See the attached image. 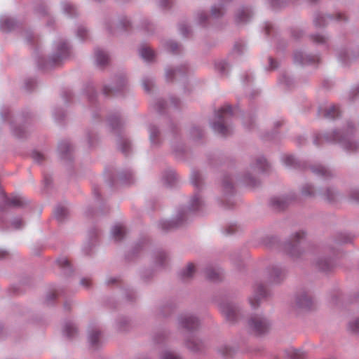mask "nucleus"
<instances>
[{
    "instance_id": "nucleus-15",
    "label": "nucleus",
    "mask_w": 359,
    "mask_h": 359,
    "mask_svg": "<svg viewBox=\"0 0 359 359\" xmlns=\"http://www.w3.org/2000/svg\"><path fill=\"white\" fill-rule=\"evenodd\" d=\"M223 14L221 7H212L211 10V15L214 18H218Z\"/></svg>"
},
{
    "instance_id": "nucleus-14",
    "label": "nucleus",
    "mask_w": 359,
    "mask_h": 359,
    "mask_svg": "<svg viewBox=\"0 0 359 359\" xmlns=\"http://www.w3.org/2000/svg\"><path fill=\"white\" fill-rule=\"evenodd\" d=\"M57 262L60 267L67 268L70 266V263L66 257H61L58 259Z\"/></svg>"
},
{
    "instance_id": "nucleus-23",
    "label": "nucleus",
    "mask_w": 359,
    "mask_h": 359,
    "mask_svg": "<svg viewBox=\"0 0 359 359\" xmlns=\"http://www.w3.org/2000/svg\"><path fill=\"white\" fill-rule=\"evenodd\" d=\"M68 50V45L67 43H63L62 45H61V47L60 48V50L61 52V53H65Z\"/></svg>"
},
{
    "instance_id": "nucleus-7",
    "label": "nucleus",
    "mask_w": 359,
    "mask_h": 359,
    "mask_svg": "<svg viewBox=\"0 0 359 359\" xmlns=\"http://www.w3.org/2000/svg\"><path fill=\"white\" fill-rule=\"evenodd\" d=\"M76 328L75 325L72 323H68L65 327V333L69 337H74V334L76 333Z\"/></svg>"
},
{
    "instance_id": "nucleus-3",
    "label": "nucleus",
    "mask_w": 359,
    "mask_h": 359,
    "mask_svg": "<svg viewBox=\"0 0 359 359\" xmlns=\"http://www.w3.org/2000/svg\"><path fill=\"white\" fill-rule=\"evenodd\" d=\"M102 345L100 332L97 329L91 330V349H97Z\"/></svg>"
},
{
    "instance_id": "nucleus-28",
    "label": "nucleus",
    "mask_w": 359,
    "mask_h": 359,
    "mask_svg": "<svg viewBox=\"0 0 359 359\" xmlns=\"http://www.w3.org/2000/svg\"><path fill=\"white\" fill-rule=\"evenodd\" d=\"M190 321H191V323H195V320L194 319L191 318Z\"/></svg>"
},
{
    "instance_id": "nucleus-6",
    "label": "nucleus",
    "mask_w": 359,
    "mask_h": 359,
    "mask_svg": "<svg viewBox=\"0 0 359 359\" xmlns=\"http://www.w3.org/2000/svg\"><path fill=\"white\" fill-rule=\"evenodd\" d=\"M68 210L67 208L63 206L57 207L54 211V215L57 220L62 222L67 216Z\"/></svg>"
},
{
    "instance_id": "nucleus-29",
    "label": "nucleus",
    "mask_w": 359,
    "mask_h": 359,
    "mask_svg": "<svg viewBox=\"0 0 359 359\" xmlns=\"http://www.w3.org/2000/svg\"><path fill=\"white\" fill-rule=\"evenodd\" d=\"M207 19H208V18H207V17H206V16L203 18V20H207Z\"/></svg>"
},
{
    "instance_id": "nucleus-10",
    "label": "nucleus",
    "mask_w": 359,
    "mask_h": 359,
    "mask_svg": "<svg viewBox=\"0 0 359 359\" xmlns=\"http://www.w3.org/2000/svg\"><path fill=\"white\" fill-rule=\"evenodd\" d=\"M195 271V267L192 264H188L183 271V276L185 277H189Z\"/></svg>"
},
{
    "instance_id": "nucleus-2",
    "label": "nucleus",
    "mask_w": 359,
    "mask_h": 359,
    "mask_svg": "<svg viewBox=\"0 0 359 359\" xmlns=\"http://www.w3.org/2000/svg\"><path fill=\"white\" fill-rule=\"evenodd\" d=\"M296 304L301 309H310L313 305L312 297L306 293H301L296 297Z\"/></svg>"
},
{
    "instance_id": "nucleus-1",
    "label": "nucleus",
    "mask_w": 359,
    "mask_h": 359,
    "mask_svg": "<svg viewBox=\"0 0 359 359\" xmlns=\"http://www.w3.org/2000/svg\"><path fill=\"white\" fill-rule=\"evenodd\" d=\"M249 325L255 332L257 334H262L269 330L271 327V323L265 317L255 316L250 320Z\"/></svg>"
},
{
    "instance_id": "nucleus-11",
    "label": "nucleus",
    "mask_w": 359,
    "mask_h": 359,
    "mask_svg": "<svg viewBox=\"0 0 359 359\" xmlns=\"http://www.w3.org/2000/svg\"><path fill=\"white\" fill-rule=\"evenodd\" d=\"M32 158L36 162L39 163H42L45 160V156L43 154L39 151H34L32 153Z\"/></svg>"
},
{
    "instance_id": "nucleus-8",
    "label": "nucleus",
    "mask_w": 359,
    "mask_h": 359,
    "mask_svg": "<svg viewBox=\"0 0 359 359\" xmlns=\"http://www.w3.org/2000/svg\"><path fill=\"white\" fill-rule=\"evenodd\" d=\"M8 204L14 207H20L24 205V201L22 197L13 196L8 199Z\"/></svg>"
},
{
    "instance_id": "nucleus-5",
    "label": "nucleus",
    "mask_w": 359,
    "mask_h": 359,
    "mask_svg": "<svg viewBox=\"0 0 359 359\" xmlns=\"http://www.w3.org/2000/svg\"><path fill=\"white\" fill-rule=\"evenodd\" d=\"M95 61L97 66L102 67L109 63V58L104 52L100 51L97 53Z\"/></svg>"
},
{
    "instance_id": "nucleus-13",
    "label": "nucleus",
    "mask_w": 359,
    "mask_h": 359,
    "mask_svg": "<svg viewBox=\"0 0 359 359\" xmlns=\"http://www.w3.org/2000/svg\"><path fill=\"white\" fill-rule=\"evenodd\" d=\"M161 359H180V358L171 351H165L162 353Z\"/></svg>"
},
{
    "instance_id": "nucleus-25",
    "label": "nucleus",
    "mask_w": 359,
    "mask_h": 359,
    "mask_svg": "<svg viewBox=\"0 0 359 359\" xmlns=\"http://www.w3.org/2000/svg\"><path fill=\"white\" fill-rule=\"evenodd\" d=\"M13 225L16 229L20 228L22 225V222L20 219H18L13 222Z\"/></svg>"
},
{
    "instance_id": "nucleus-27",
    "label": "nucleus",
    "mask_w": 359,
    "mask_h": 359,
    "mask_svg": "<svg viewBox=\"0 0 359 359\" xmlns=\"http://www.w3.org/2000/svg\"><path fill=\"white\" fill-rule=\"evenodd\" d=\"M185 327H187V328H192V326L189 325L188 321L185 323Z\"/></svg>"
},
{
    "instance_id": "nucleus-17",
    "label": "nucleus",
    "mask_w": 359,
    "mask_h": 359,
    "mask_svg": "<svg viewBox=\"0 0 359 359\" xmlns=\"http://www.w3.org/2000/svg\"><path fill=\"white\" fill-rule=\"evenodd\" d=\"M271 6L274 8H279L285 5L283 0H271Z\"/></svg>"
},
{
    "instance_id": "nucleus-19",
    "label": "nucleus",
    "mask_w": 359,
    "mask_h": 359,
    "mask_svg": "<svg viewBox=\"0 0 359 359\" xmlns=\"http://www.w3.org/2000/svg\"><path fill=\"white\" fill-rule=\"evenodd\" d=\"M214 127H215V130L219 133H221L224 135L227 133L226 127L221 123L216 124V125H215Z\"/></svg>"
},
{
    "instance_id": "nucleus-22",
    "label": "nucleus",
    "mask_w": 359,
    "mask_h": 359,
    "mask_svg": "<svg viewBox=\"0 0 359 359\" xmlns=\"http://www.w3.org/2000/svg\"><path fill=\"white\" fill-rule=\"evenodd\" d=\"M172 2V0H161V6L163 8H168L170 6V4Z\"/></svg>"
},
{
    "instance_id": "nucleus-20",
    "label": "nucleus",
    "mask_w": 359,
    "mask_h": 359,
    "mask_svg": "<svg viewBox=\"0 0 359 359\" xmlns=\"http://www.w3.org/2000/svg\"><path fill=\"white\" fill-rule=\"evenodd\" d=\"M64 10L65 11V12L69 15H73L74 14V7L69 4H65L64 5Z\"/></svg>"
},
{
    "instance_id": "nucleus-26",
    "label": "nucleus",
    "mask_w": 359,
    "mask_h": 359,
    "mask_svg": "<svg viewBox=\"0 0 359 359\" xmlns=\"http://www.w3.org/2000/svg\"><path fill=\"white\" fill-rule=\"evenodd\" d=\"M7 252L6 251H4V250H0V258H4L5 257L6 255H7Z\"/></svg>"
},
{
    "instance_id": "nucleus-12",
    "label": "nucleus",
    "mask_w": 359,
    "mask_h": 359,
    "mask_svg": "<svg viewBox=\"0 0 359 359\" xmlns=\"http://www.w3.org/2000/svg\"><path fill=\"white\" fill-rule=\"evenodd\" d=\"M141 55L146 60H150L153 57V51L149 48H143Z\"/></svg>"
},
{
    "instance_id": "nucleus-16",
    "label": "nucleus",
    "mask_w": 359,
    "mask_h": 359,
    "mask_svg": "<svg viewBox=\"0 0 359 359\" xmlns=\"http://www.w3.org/2000/svg\"><path fill=\"white\" fill-rule=\"evenodd\" d=\"M59 149L61 151V153H65L69 151H70V145L69 142H65L60 144Z\"/></svg>"
},
{
    "instance_id": "nucleus-21",
    "label": "nucleus",
    "mask_w": 359,
    "mask_h": 359,
    "mask_svg": "<svg viewBox=\"0 0 359 359\" xmlns=\"http://www.w3.org/2000/svg\"><path fill=\"white\" fill-rule=\"evenodd\" d=\"M13 24H6V23H4V24H1L0 25V30H1L2 32H8L9 30H11V27L13 26Z\"/></svg>"
},
{
    "instance_id": "nucleus-24",
    "label": "nucleus",
    "mask_w": 359,
    "mask_h": 359,
    "mask_svg": "<svg viewBox=\"0 0 359 359\" xmlns=\"http://www.w3.org/2000/svg\"><path fill=\"white\" fill-rule=\"evenodd\" d=\"M334 194V191L333 190H327V196H326V198L327 200H330V201H332L333 200V197H332V195Z\"/></svg>"
},
{
    "instance_id": "nucleus-4",
    "label": "nucleus",
    "mask_w": 359,
    "mask_h": 359,
    "mask_svg": "<svg viewBox=\"0 0 359 359\" xmlns=\"http://www.w3.org/2000/svg\"><path fill=\"white\" fill-rule=\"evenodd\" d=\"M252 13L250 9L248 8H243L240 10L238 13V18L241 22H245L251 20Z\"/></svg>"
},
{
    "instance_id": "nucleus-18",
    "label": "nucleus",
    "mask_w": 359,
    "mask_h": 359,
    "mask_svg": "<svg viewBox=\"0 0 359 359\" xmlns=\"http://www.w3.org/2000/svg\"><path fill=\"white\" fill-rule=\"evenodd\" d=\"M113 233L116 238H120L121 237L122 234L123 233V230L120 226H116L113 229Z\"/></svg>"
},
{
    "instance_id": "nucleus-9",
    "label": "nucleus",
    "mask_w": 359,
    "mask_h": 359,
    "mask_svg": "<svg viewBox=\"0 0 359 359\" xmlns=\"http://www.w3.org/2000/svg\"><path fill=\"white\" fill-rule=\"evenodd\" d=\"M348 18L346 15L344 13H338L336 15L335 18H333L332 16H327L326 19H325V21H330V20H337V21H346Z\"/></svg>"
}]
</instances>
